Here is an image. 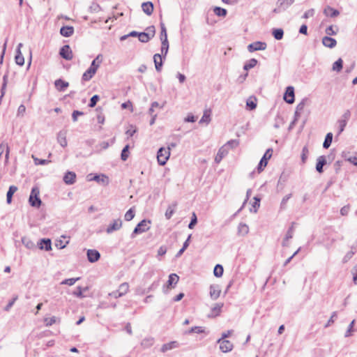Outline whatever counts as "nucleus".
Returning <instances> with one entry per match:
<instances>
[{"instance_id":"f257e3e1","label":"nucleus","mask_w":357,"mask_h":357,"mask_svg":"<svg viewBox=\"0 0 357 357\" xmlns=\"http://www.w3.org/2000/svg\"><path fill=\"white\" fill-rule=\"evenodd\" d=\"M102 61V55L98 54L91 62L90 67L86 70L83 75L82 80L89 81L90 80L93 75L96 74L98 67Z\"/></svg>"},{"instance_id":"f03ea898","label":"nucleus","mask_w":357,"mask_h":357,"mask_svg":"<svg viewBox=\"0 0 357 357\" xmlns=\"http://www.w3.org/2000/svg\"><path fill=\"white\" fill-rule=\"evenodd\" d=\"M151 221L148 220H142L135 227L132 233L131 234V238H134L136 235L144 233L149 230Z\"/></svg>"},{"instance_id":"7ed1b4c3","label":"nucleus","mask_w":357,"mask_h":357,"mask_svg":"<svg viewBox=\"0 0 357 357\" xmlns=\"http://www.w3.org/2000/svg\"><path fill=\"white\" fill-rule=\"evenodd\" d=\"M170 156V146L165 148H160L158 153L157 158L159 165H165Z\"/></svg>"},{"instance_id":"20e7f679","label":"nucleus","mask_w":357,"mask_h":357,"mask_svg":"<svg viewBox=\"0 0 357 357\" xmlns=\"http://www.w3.org/2000/svg\"><path fill=\"white\" fill-rule=\"evenodd\" d=\"M29 204L31 206L38 208L41 205V200L39 197V190L38 188H33L29 199Z\"/></svg>"},{"instance_id":"39448f33","label":"nucleus","mask_w":357,"mask_h":357,"mask_svg":"<svg viewBox=\"0 0 357 357\" xmlns=\"http://www.w3.org/2000/svg\"><path fill=\"white\" fill-rule=\"evenodd\" d=\"M273 154V149H268L265 153L264 154L263 157L259 161V163L257 166V169L259 172H261L264 170V167H266L268 164V160L271 158Z\"/></svg>"},{"instance_id":"423d86ee","label":"nucleus","mask_w":357,"mask_h":357,"mask_svg":"<svg viewBox=\"0 0 357 357\" xmlns=\"http://www.w3.org/2000/svg\"><path fill=\"white\" fill-rule=\"evenodd\" d=\"M59 54L63 59L67 61H70L73 57V52L68 45H65L60 49Z\"/></svg>"},{"instance_id":"0eeeda50","label":"nucleus","mask_w":357,"mask_h":357,"mask_svg":"<svg viewBox=\"0 0 357 357\" xmlns=\"http://www.w3.org/2000/svg\"><path fill=\"white\" fill-rule=\"evenodd\" d=\"M217 343L220 344V349L223 353H227L233 349V344L227 340H218Z\"/></svg>"},{"instance_id":"6e6552de","label":"nucleus","mask_w":357,"mask_h":357,"mask_svg":"<svg viewBox=\"0 0 357 357\" xmlns=\"http://www.w3.org/2000/svg\"><path fill=\"white\" fill-rule=\"evenodd\" d=\"M266 47H267V45H266V43L261 42V41H257V42H254V43L248 45V50L250 52H252L258 51V50H264L266 48Z\"/></svg>"},{"instance_id":"1a4fd4ad","label":"nucleus","mask_w":357,"mask_h":357,"mask_svg":"<svg viewBox=\"0 0 357 357\" xmlns=\"http://www.w3.org/2000/svg\"><path fill=\"white\" fill-rule=\"evenodd\" d=\"M284 100L289 104L294 102V88L291 86H287L284 94Z\"/></svg>"},{"instance_id":"9d476101","label":"nucleus","mask_w":357,"mask_h":357,"mask_svg":"<svg viewBox=\"0 0 357 357\" xmlns=\"http://www.w3.org/2000/svg\"><path fill=\"white\" fill-rule=\"evenodd\" d=\"M87 259L91 263H94L98 261L100 258V252L96 250L89 249L87 250Z\"/></svg>"},{"instance_id":"9b49d317","label":"nucleus","mask_w":357,"mask_h":357,"mask_svg":"<svg viewBox=\"0 0 357 357\" xmlns=\"http://www.w3.org/2000/svg\"><path fill=\"white\" fill-rule=\"evenodd\" d=\"M89 181H95L97 183L102 184L103 185H107L109 183V179L108 176L105 174H95L92 178H89Z\"/></svg>"},{"instance_id":"f8f14e48","label":"nucleus","mask_w":357,"mask_h":357,"mask_svg":"<svg viewBox=\"0 0 357 357\" xmlns=\"http://www.w3.org/2000/svg\"><path fill=\"white\" fill-rule=\"evenodd\" d=\"M122 226V221L121 219L114 220L107 228L106 231L107 234H111L114 231L120 229Z\"/></svg>"},{"instance_id":"ddd939ff","label":"nucleus","mask_w":357,"mask_h":357,"mask_svg":"<svg viewBox=\"0 0 357 357\" xmlns=\"http://www.w3.org/2000/svg\"><path fill=\"white\" fill-rule=\"evenodd\" d=\"M39 249L50 251L52 250V241L50 238H42L38 243Z\"/></svg>"},{"instance_id":"4468645a","label":"nucleus","mask_w":357,"mask_h":357,"mask_svg":"<svg viewBox=\"0 0 357 357\" xmlns=\"http://www.w3.org/2000/svg\"><path fill=\"white\" fill-rule=\"evenodd\" d=\"M228 148H226V146L220 147L215 157V162L218 164L220 163L222 158L228 154Z\"/></svg>"},{"instance_id":"2eb2a0df","label":"nucleus","mask_w":357,"mask_h":357,"mask_svg":"<svg viewBox=\"0 0 357 357\" xmlns=\"http://www.w3.org/2000/svg\"><path fill=\"white\" fill-rule=\"evenodd\" d=\"M76 174L73 172L68 171L64 176L63 181L68 185H72L75 182Z\"/></svg>"},{"instance_id":"dca6fc26","label":"nucleus","mask_w":357,"mask_h":357,"mask_svg":"<svg viewBox=\"0 0 357 357\" xmlns=\"http://www.w3.org/2000/svg\"><path fill=\"white\" fill-rule=\"evenodd\" d=\"M179 277L176 273H172L169 275L168 280L167 282V289H172L174 287V285L178 282Z\"/></svg>"},{"instance_id":"f3484780","label":"nucleus","mask_w":357,"mask_h":357,"mask_svg":"<svg viewBox=\"0 0 357 357\" xmlns=\"http://www.w3.org/2000/svg\"><path fill=\"white\" fill-rule=\"evenodd\" d=\"M322 44L328 48H333L337 45V41L335 38H333L330 36H324L322 38Z\"/></svg>"},{"instance_id":"a211bd4d","label":"nucleus","mask_w":357,"mask_h":357,"mask_svg":"<svg viewBox=\"0 0 357 357\" xmlns=\"http://www.w3.org/2000/svg\"><path fill=\"white\" fill-rule=\"evenodd\" d=\"M178 347L179 344L177 341H172L170 342L164 344L160 349V351L162 353H165L167 351L178 348Z\"/></svg>"},{"instance_id":"6ab92c4d","label":"nucleus","mask_w":357,"mask_h":357,"mask_svg":"<svg viewBox=\"0 0 357 357\" xmlns=\"http://www.w3.org/2000/svg\"><path fill=\"white\" fill-rule=\"evenodd\" d=\"M153 61L157 72H160L162 67V56L160 54H155L153 56Z\"/></svg>"},{"instance_id":"aec40b11","label":"nucleus","mask_w":357,"mask_h":357,"mask_svg":"<svg viewBox=\"0 0 357 357\" xmlns=\"http://www.w3.org/2000/svg\"><path fill=\"white\" fill-rule=\"evenodd\" d=\"M74 33V28L71 26H63L60 29V33L64 37H70Z\"/></svg>"},{"instance_id":"412c9836","label":"nucleus","mask_w":357,"mask_h":357,"mask_svg":"<svg viewBox=\"0 0 357 357\" xmlns=\"http://www.w3.org/2000/svg\"><path fill=\"white\" fill-rule=\"evenodd\" d=\"M316 170L319 173L323 172V167L326 164V159L324 155L319 156L317 160Z\"/></svg>"},{"instance_id":"4be33fe9","label":"nucleus","mask_w":357,"mask_h":357,"mask_svg":"<svg viewBox=\"0 0 357 357\" xmlns=\"http://www.w3.org/2000/svg\"><path fill=\"white\" fill-rule=\"evenodd\" d=\"M55 87L59 91H64L69 86L68 82L63 81L61 79H58L54 82Z\"/></svg>"},{"instance_id":"5701e85b","label":"nucleus","mask_w":357,"mask_h":357,"mask_svg":"<svg viewBox=\"0 0 357 357\" xmlns=\"http://www.w3.org/2000/svg\"><path fill=\"white\" fill-rule=\"evenodd\" d=\"M220 294V289L218 285L210 286V296L213 300H216Z\"/></svg>"},{"instance_id":"b1692460","label":"nucleus","mask_w":357,"mask_h":357,"mask_svg":"<svg viewBox=\"0 0 357 357\" xmlns=\"http://www.w3.org/2000/svg\"><path fill=\"white\" fill-rule=\"evenodd\" d=\"M142 8L147 15H151L153 11V4L150 1L144 2L142 4Z\"/></svg>"},{"instance_id":"393cba45","label":"nucleus","mask_w":357,"mask_h":357,"mask_svg":"<svg viewBox=\"0 0 357 357\" xmlns=\"http://www.w3.org/2000/svg\"><path fill=\"white\" fill-rule=\"evenodd\" d=\"M57 141L62 147L67 146L66 132L60 131L57 135Z\"/></svg>"},{"instance_id":"a878e982","label":"nucleus","mask_w":357,"mask_h":357,"mask_svg":"<svg viewBox=\"0 0 357 357\" xmlns=\"http://www.w3.org/2000/svg\"><path fill=\"white\" fill-rule=\"evenodd\" d=\"M324 13L326 16H329V17H337V15H340V12L337 10L334 9V8H333L331 6H327L324 10Z\"/></svg>"},{"instance_id":"bb28decb","label":"nucleus","mask_w":357,"mask_h":357,"mask_svg":"<svg viewBox=\"0 0 357 357\" xmlns=\"http://www.w3.org/2000/svg\"><path fill=\"white\" fill-rule=\"evenodd\" d=\"M257 98L254 96H250L246 101V107L249 110H254L257 107Z\"/></svg>"},{"instance_id":"cd10ccee","label":"nucleus","mask_w":357,"mask_h":357,"mask_svg":"<svg viewBox=\"0 0 357 357\" xmlns=\"http://www.w3.org/2000/svg\"><path fill=\"white\" fill-rule=\"evenodd\" d=\"M17 190V187L15 185H10L6 194V202L10 204L12 202V197L13 194Z\"/></svg>"},{"instance_id":"c85d7f7f","label":"nucleus","mask_w":357,"mask_h":357,"mask_svg":"<svg viewBox=\"0 0 357 357\" xmlns=\"http://www.w3.org/2000/svg\"><path fill=\"white\" fill-rule=\"evenodd\" d=\"M176 205L177 204L175 202L168 206V208L165 212V214L167 220H169L172 218V216L173 215V214L175 212Z\"/></svg>"},{"instance_id":"c756f323","label":"nucleus","mask_w":357,"mask_h":357,"mask_svg":"<svg viewBox=\"0 0 357 357\" xmlns=\"http://www.w3.org/2000/svg\"><path fill=\"white\" fill-rule=\"evenodd\" d=\"M119 293H118V295L119 296H124L125 294H126L129 290V284L127 282H123L122 284H121L119 287Z\"/></svg>"},{"instance_id":"7c9ffc66","label":"nucleus","mask_w":357,"mask_h":357,"mask_svg":"<svg viewBox=\"0 0 357 357\" xmlns=\"http://www.w3.org/2000/svg\"><path fill=\"white\" fill-rule=\"evenodd\" d=\"M211 121V110L210 109H206L204 112V114L202 117V119L199 121V123H204L208 124Z\"/></svg>"},{"instance_id":"2f4dec72","label":"nucleus","mask_w":357,"mask_h":357,"mask_svg":"<svg viewBox=\"0 0 357 357\" xmlns=\"http://www.w3.org/2000/svg\"><path fill=\"white\" fill-rule=\"evenodd\" d=\"M223 307V303H216L211 309V314L209 317H216L219 315L222 307Z\"/></svg>"},{"instance_id":"473e14b6","label":"nucleus","mask_w":357,"mask_h":357,"mask_svg":"<svg viewBox=\"0 0 357 357\" xmlns=\"http://www.w3.org/2000/svg\"><path fill=\"white\" fill-rule=\"evenodd\" d=\"M249 232L248 226L245 223H240L238 227V234L245 236Z\"/></svg>"},{"instance_id":"72a5a7b5","label":"nucleus","mask_w":357,"mask_h":357,"mask_svg":"<svg viewBox=\"0 0 357 357\" xmlns=\"http://www.w3.org/2000/svg\"><path fill=\"white\" fill-rule=\"evenodd\" d=\"M343 68V61L341 58L333 63L332 70L335 72H340Z\"/></svg>"},{"instance_id":"f704fd0d","label":"nucleus","mask_w":357,"mask_h":357,"mask_svg":"<svg viewBox=\"0 0 357 357\" xmlns=\"http://www.w3.org/2000/svg\"><path fill=\"white\" fill-rule=\"evenodd\" d=\"M294 0H278L277 5L282 8L283 10L287 9L293 3Z\"/></svg>"},{"instance_id":"c9c22d12","label":"nucleus","mask_w":357,"mask_h":357,"mask_svg":"<svg viewBox=\"0 0 357 357\" xmlns=\"http://www.w3.org/2000/svg\"><path fill=\"white\" fill-rule=\"evenodd\" d=\"M155 342V340L152 337H147L142 340V346L144 348H149L151 347Z\"/></svg>"},{"instance_id":"e433bc0d","label":"nucleus","mask_w":357,"mask_h":357,"mask_svg":"<svg viewBox=\"0 0 357 357\" xmlns=\"http://www.w3.org/2000/svg\"><path fill=\"white\" fill-rule=\"evenodd\" d=\"M22 242L23 245L28 249L32 250L36 247L35 243L26 237L22 238Z\"/></svg>"},{"instance_id":"4c0bfd02","label":"nucleus","mask_w":357,"mask_h":357,"mask_svg":"<svg viewBox=\"0 0 357 357\" xmlns=\"http://www.w3.org/2000/svg\"><path fill=\"white\" fill-rule=\"evenodd\" d=\"M333 140V134L331 132H328L326 134L324 142L323 143V147L324 149H328L332 143Z\"/></svg>"},{"instance_id":"58836bf2","label":"nucleus","mask_w":357,"mask_h":357,"mask_svg":"<svg viewBox=\"0 0 357 357\" xmlns=\"http://www.w3.org/2000/svg\"><path fill=\"white\" fill-rule=\"evenodd\" d=\"M257 63V60L255 59H251L248 60L244 65L243 69L245 70H249L250 69L254 68Z\"/></svg>"},{"instance_id":"ea45409f","label":"nucleus","mask_w":357,"mask_h":357,"mask_svg":"<svg viewBox=\"0 0 357 357\" xmlns=\"http://www.w3.org/2000/svg\"><path fill=\"white\" fill-rule=\"evenodd\" d=\"M15 63L19 66H23L24 63V58L21 53V51H17V54L15 56Z\"/></svg>"},{"instance_id":"a19ab883","label":"nucleus","mask_w":357,"mask_h":357,"mask_svg":"<svg viewBox=\"0 0 357 357\" xmlns=\"http://www.w3.org/2000/svg\"><path fill=\"white\" fill-rule=\"evenodd\" d=\"M273 36L276 40H281L284 36V31L282 29H274L273 30Z\"/></svg>"},{"instance_id":"79ce46f5","label":"nucleus","mask_w":357,"mask_h":357,"mask_svg":"<svg viewBox=\"0 0 357 357\" xmlns=\"http://www.w3.org/2000/svg\"><path fill=\"white\" fill-rule=\"evenodd\" d=\"M223 271H224V269H223L222 266L220 264H217L214 267L213 274L215 277L220 278L223 275Z\"/></svg>"},{"instance_id":"37998d69","label":"nucleus","mask_w":357,"mask_h":357,"mask_svg":"<svg viewBox=\"0 0 357 357\" xmlns=\"http://www.w3.org/2000/svg\"><path fill=\"white\" fill-rule=\"evenodd\" d=\"M138 38L140 42L145 43L149 42L152 38L145 32H139V34H138Z\"/></svg>"},{"instance_id":"c03bdc74","label":"nucleus","mask_w":357,"mask_h":357,"mask_svg":"<svg viewBox=\"0 0 357 357\" xmlns=\"http://www.w3.org/2000/svg\"><path fill=\"white\" fill-rule=\"evenodd\" d=\"M215 14L220 17H225L227 15V11L226 9L220 8V7H215L213 9Z\"/></svg>"},{"instance_id":"a18cd8bd","label":"nucleus","mask_w":357,"mask_h":357,"mask_svg":"<svg viewBox=\"0 0 357 357\" xmlns=\"http://www.w3.org/2000/svg\"><path fill=\"white\" fill-rule=\"evenodd\" d=\"M160 39L163 40L164 38L165 40H167V29L165 27V25L163 22H160Z\"/></svg>"},{"instance_id":"49530a36","label":"nucleus","mask_w":357,"mask_h":357,"mask_svg":"<svg viewBox=\"0 0 357 357\" xmlns=\"http://www.w3.org/2000/svg\"><path fill=\"white\" fill-rule=\"evenodd\" d=\"M129 145H126L125 146V147L123 149L122 151H121V158L123 161H126L129 155Z\"/></svg>"},{"instance_id":"de8ad7c7","label":"nucleus","mask_w":357,"mask_h":357,"mask_svg":"<svg viewBox=\"0 0 357 357\" xmlns=\"http://www.w3.org/2000/svg\"><path fill=\"white\" fill-rule=\"evenodd\" d=\"M135 217V210L133 208H130L125 214V220L126 221H130Z\"/></svg>"},{"instance_id":"09e8293b","label":"nucleus","mask_w":357,"mask_h":357,"mask_svg":"<svg viewBox=\"0 0 357 357\" xmlns=\"http://www.w3.org/2000/svg\"><path fill=\"white\" fill-rule=\"evenodd\" d=\"M80 278L65 279L61 282V284L72 286Z\"/></svg>"},{"instance_id":"8fccbe9b","label":"nucleus","mask_w":357,"mask_h":357,"mask_svg":"<svg viewBox=\"0 0 357 357\" xmlns=\"http://www.w3.org/2000/svg\"><path fill=\"white\" fill-rule=\"evenodd\" d=\"M197 223V218L195 212L192 213L191 220L188 225V228L192 229Z\"/></svg>"},{"instance_id":"3c124183","label":"nucleus","mask_w":357,"mask_h":357,"mask_svg":"<svg viewBox=\"0 0 357 357\" xmlns=\"http://www.w3.org/2000/svg\"><path fill=\"white\" fill-rule=\"evenodd\" d=\"M32 158L33 159L35 165H47L49 164L51 161L48 160H44V159H38V158H36L34 155H32Z\"/></svg>"},{"instance_id":"603ef678","label":"nucleus","mask_w":357,"mask_h":357,"mask_svg":"<svg viewBox=\"0 0 357 357\" xmlns=\"http://www.w3.org/2000/svg\"><path fill=\"white\" fill-rule=\"evenodd\" d=\"M239 144V141L238 139H231L229 141H228L227 142L226 144H225L224 146H226V148H227V146H230L231 149H234L236 147H237Z\"/></svg>"},{"instance_id":"864d4df0","label":"nucleus","mask_w":357,"mask_h":357,"mask_svg":"<svg viewBox=\"0 0 357 357\" xmlns=\"http://www.w3.org/2000/svg\"><path fill=\"white\" fill-rule=\"evenodd\" d=\"M337 312H333L330 317V319H328V321H327V323L325 325V328H328L332 324H333L335 322V319L337 318Z\"/></svg>"},{"instance_id":"5fc2aeb1","label":"nucleus","mask_w":357,"mask_h":357,"mask_svg":"<svg viewBox=\"0 0 357 357\" xmlns=\"http://www.w3.org/2000/svg\"><path fill=\"white\" fill-rule=\"evenodd\" d=\"M308 153H309L308 149L307 148V146H304L303 148L302 154H301V160H302L303 163L305 162V161L307 158Z\"/></svg>"},{"instance_id":"6e6d98bb","label":"nucleus","mask_w":357,"mask_h":357,"mask_svg":"<svg viewBox=\"0 0 357 357\" xmlns=\"http://www.w3.org/2000/svg\"><path fill=\"white\" fill-rule=\"evenodd\" d=\"M100 98L98 95L93 96L90 99V102L89 104V107H94L97 103V102L99 100Z\"/></svg>"},{"instance_id":"4d7b16f0","label":"nucleus","mask_w":357,"mask_h":357,"mask_svg":"<svg viewBox=\"0 0 357 357\" xmlns=\"http://www.w3.org/2000/svg\"><path fill=\"white\" fill-rule=\"evenodd\" d=\"M307 100V98L303 99L302 101L297 105V106L296 107V109L297 110V113L301 112L303 110Z\"/></svg>"},{"instance_id":"13d9d810","label":"nucleus","mask_w":357,"mask_h":357,"mask_svg":"<svg viewBox=\"0 0 357 357\" xmlns=\"http://www.w3.org/2000/svg\"><path fill=\"white\" fill-rule=\"evenodd\" d=\"M73 295L78 298H84L83 289L81 287H77V290L73 292Z\"/></svg>"},{"instance_id":"bf43d9fd","label":"nucleus","mask_w":357,"mask_h":357,"mask_svg":"<svg viewBox=\"0 0 357 357\" xmlns=\"http://www.w3.org/2000/svg\"><path fill=\"white\" fill-rule=\"evenodd\" d=\"M347 121L346 119H340L338 121V125H339V132L338 134H340L343 130H344L345 126H347Z\"/></svg>"},{"instance_id":"052dcab7","label":"nucleus","mask_w":357,"mask_h":357,"mask_svg":"<svg viewBox=\"0 0 357 357\" xmlns=\"http://www.w3.org/2000/svg\"><path fill=\"white\" fill-rule=\"evenodd\" d=\"M17 298H18L17 296H15V297H13L12 298V300H10L8 302V303L6 305V306L4 307V310L6 311V312H8L10 310V309L14 305L15 302L17 300Z\"/></svg>"},{"instance_id":"680f3d73","label":"nucleus","mask_w":357,"mask_h":357,"mask_svg":"<svg viewBox=\"0 0 357 357\" xmlns=\"http://www.w3.org/2000/svg\"><path fill=\"white\" fill-rule=\"evenodd\" d=\"M100 9V6L96 3H93L89 7V10L91 13H98Z\"/></svg>"},{"instance_id":"e2e57ef3","label":"nucleus","mask_w":357,"mask_h":357,"mask_svg":"<svg viewBox=\"0 0 357 357\" xmlns=\"http://www.w3.org/2000/svg\"><path fill=\"white\" fill-rule=\"evenodd\" d=\"M355 324V320H353L348 326L347 331L344 334V337H348L351 335V332L354 331L353 328Z\"/></svg>"},{"instance_id":"0e129e2a","label":"nucleus","mask_w":357,"mask_h":357,"mask_svg":"<svg viewBox=\"0 0 357 357\" xmlns=\"http://www.w3.org/2000/svg\"><path fill=\"white\" fill-rule=\"evenodd\" d=\"M203 332H204V330L202 329V327H201V326H194V327H192L188 331V333H202Z\"/></svg>"},{"instance_id":"69168bd1","label":"nucleus","mask_w":357,"mask_h":357,"mask_svg":"<svg viewBox=\"0 0 357 357\" xmlns=\"http://www.w3.org/2000/svg\"><path fill=\"white\" fill-rule=\"evenodd\" d=\"M56 317H52L50 318H45L44 321L46 326H50L56 322Z\"/></svg>"},{"instance_id":"338daca9","label":"nucleus","mask_w":357,"mask_h":357,"mask_svg":"<svg viewBox=\"0 0 357 357\" xmlns=\"http://www.w3.org/2000/svg\"><path fill=\"white\" fill-rule=\"evenodd\" d=\"M146 33L149 34V36L151 38H153L155 33V29L154 26H150L146 28Z\"/></svg>"},{"instance_id":"774afa93","label":"nucleus","mask_w":357,"mask_h":357,"mask_svg":"<svg viewBox=\"0 0 357 357\" xmlns=\"http://www.w3.org/2000/svg\"><path fill=\"white\" fill-rule=\"evenodd\" d=\"M347 160L355 166H357V153L354 154V155H351L349 158H348Z\"/></svg>"}]
</instances>
